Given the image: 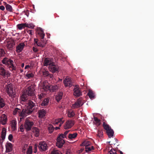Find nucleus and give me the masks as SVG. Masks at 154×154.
Returning a JSON list of instances; mask_svg holds the SVG:
<instances>
[{"label": "nucleus", "mask_w": 154, "mask_h": 154, "mask_svg": "<svg viewBox=\"0 0 154 154\" xmlns=\"http://www.w3.org/2000/svg\"><path fill=\"white\" fill-rule=\"evenodd\" d=\"M35 89L33 86H30L23 93L21 96L22 101H25L28 99V96H33L35 95Z\"/></svg>", "instance_id": "f257e3e1"}, {"label": "nucleus", "mask_w": 154, "mask_h": 154, "mask_svg": "<svg viewBox=\"0 0 154 154\" xmlns=\"http://www.w3.org/2000/svg\"><path fill=\"white\" fill-rule=\"evenodd\" d=\"M38 34L41 38V41L38 42V39H34V45L35 47L37 46L38 47L43 48L45 47L46 45L47 41H44V40L45 34L42 29H41L40 31L38 33Z\"/></svg>", "instance_id": "f03ea898"}, {"label": "nucleus", "mask_w": 154, "mask_h": 154, "mask_svg": "<svg viewBox=\"0 0 154 154\" xmlns=\"http://www.w3.org/2000/svg\"><path fill=\"white\" fill-rule=\"evenodd\" d=\"M2 62L3 64L6 65L11 71L16 70V67L14 66V62L12 60L8 57H5L2 60Z\"/></svg>", "instance_id": "7ed1b4c3"}, {"label": "nucleus", "mask_w": 154, "mask_h": 154, "mask_svg": "<svg viewBox=\"0 0 154 154\" xmlns=\"http://www.w3.org/2000/svg\"><path fill=\"white\" fill-rule=\"evenodd\" d=\"M5 88L6 92L10 97L12 98L15 97V93L13 91V87L12 84L10 83L6 85Z\"/></svg>", "instance_id": "20e7f679"}, {"label": "nucleus", "mask_w": 154, "mask_h": 154, "mask_svg": "<svg viewBox=\"0 0 154 154\" xmlns=\"http://www.w3.org/2000/svg\"><path fill=\"white\" fill-rule=\"evenodd\" d=\"M24 128L26 131H30L34 125V123L28 119H26L24 122Z\"/></svg>", "instance_id": "39448f33"}, {"label": "nucleus", "mask_w": 154, "mask_h": 154, "mask_svg": "<svg viewBox=\"0 0 154 154\" xmlns=\"http://www.w3.org/2000/svg\"><path fill=\"white\" fill-rule=\"evenodd\" d=\"M32 112V110H30L27 108V109H23L22 110V113L20 114V120L23 118L24 117H26L27 115L31 114Z\"/></svg>", "instance_id": "423d86ee"}, {"label": "nucleus", "mask_w": 154, "mask_h": 154, "mask_svg": "<svg viewBox=\"0 0 154 154\" xmlns=\"http://www.w3.org/2000/svg\"><path fill=\"white\" fill-rule=\"evenodd\" d=\"M83 104L84 102L82 101V98H80L78 99L74 104H72V107L73 109L78 108L83 105Z\"/></svg>", "instance_id": "0eeeda50"}, {"label": "nucleus", "mask_w": 154, "mask_h": 154, "mask_svg": "<svg viewBox=\"0 0 154 154\" xmlns=\"http://www.w3.org/2000/svg\"><path fill=\"white\" fill-rule=\"evenodd\" d=\"M63 82L66 87L70 88L72 85V82L71 80V78L68 77H66L64 79Z\"/></svg>", "instance_id": "6e6552de"}, {"label": "nucleus", "mask_w": 154, "mask_h": 154, "mask_svg": "<svg viewBox=\"0 0 154 154\" xmlns=\"http://www.w3.org/2000/svg\"><path fill=\"white\" fill-rule=\"evenodd\" d=\"M0 75L3 77H5L6 75L8 77L10 76L11 73L8 71L5 70L3 67H0Z\"/></svg>", "instance_id": "1a4fd4ad"}, {"label": "nucleus", "mask_w": 154, "mask_h": 154, "mask_svg": "<svg viewBox=\"0 0 154 154\" xmlns=\"http://www.w3.org/2000/svg\"><path fill=\"white\" fill-rule=\"evenodd\" d=\"M53 63V59L50 57L45 58L43 62L44 66H45L48 65L50 66Z\"/></svg>", "instance_id": "9d476101"}, {"label": "nucleus", "mask_w": 154, "mask_h": 154, "mask_svg": "<svg viewBox=\"0 0 154 154\" xmlns=\"http://www.w3.org/2000/svg\"><path fill=\"white\" fill-rule=\"evenodd\" d=\"M74 121L68 120L66 122L64 126V128L65 129L70 128L74 125Z\"/></svg>", "instance_id": "9b49d317"}, {"label": "nucleus", "mask_w": 154, "mask_h": 154, "mask_svg": "<svg viewBox=\"0 0 154 154\" xmlns=\"http://www.w3.org/2000/svg\"><path fill=\"white\" fill-rule=\"evenodd\" d=\"M48 146L45 141L40 142L38 145V148L40 150L45 151L47 149Z\"/></svg>", "instance_id": "f8f14e48"}, {"label": "nucleus", "mask_w": 154, "mask_h": 154, "mask_svg": "<svg viewBox=\"0 0 154 154\" xmlns=\"http://www.w3.org/2000/svg\"><path fill=\"white\" fill-rule=\"evenodd\" d=\"M58 66L57 65H56L53 64V63L50 66H49V70L52 73L57 72L58 71Z\"/></svg>", "instance_id": "ddd939ff"}, {"label": "nucleus", "mask_w": 154, "mask_h": 154, "mask_svg": "<svg viewBox=\"0 0 154 154\" xmlns=\"http://www.w3.org/2000/svg\"><path fill=\"white\" fill-rule=\"evenodd\" d=\"M65 141L63 139H60V137H57V142L56 143V146L59 148H61L65 143Z\"/></svg>", "instance_id": "4468645a"}, {"label": "nucleus", "mask_w": 154, "mask_h": 154, "mask_svg": "<svg viewBox=\"0 0 154 154\" xmlns=\"http://www.w3.org/2000/svg\"><path fill=\"white\" fill-rule=\"evenodd\" d=\"M7 121V116L5 114L2 115L0 118V123L2 125H5Z\"/></svg>", "instance_id": "2eb2a0df"}, {"label": "nucleus", "mask_w": 154, "mask_h": 154, "mask_svg": "<svg viewBox=\"0 0 154 154\" xmlns=\"http://www.w3.org/2000/svg\"><path fill=\"white\" fill-rule=\"evenodd\" d=\"M75 88L73 90L74 91V95L77 97L80 96L82 95V93L80 91L79 89L78 88L76 85H75Z\"/></svg>", "instance_id": "dca6fc26"}, {"label": "nucleus", "mask_w": 154, "mask_h": 154, "mask_svg": "<svg viewBox=\"0 0 154 154\" xmlns=\"http://www.w3.org/2000/svg\"><path fill=\"white\" fill-rule=\"evenodd\" d=\"M6 152H10L12 150L13 148V145L10 143L7 142L5 144Z\"/></svg>", "instance_id": "f3484780"}, {"label": "nucleus", "mask_w": 154, "mask_h": 154, "mask_svg": "<svg viewBox=\"0 0 154 154\" xmlns=\"http://www.w3.org/2000/svg\"><path fill=\"white\" fill-rule=\"evenodd\" d=\"M27 108L30 110H32L34 109L33 108L35 106V103L32 101L31 100H28L27 102Z\"/></svg>", "instance_id": "a211bd4d"}, {"label": "nucleus", "mask_w": 154, "mask_h": 154, "mask_svg": "<svg viewBox=\"0 0 154 154\" xmlns=\"http://www.w3.org/2000/svg\"><path fill=\"white\" fill-rule=\"evenodd\" d=\"M38 112L39 114V117L40 118H42L45 116L46 111L45 110L42 109L39 110Z\"/></svg>", "instance_id": "6ab92c4d"}, {"label": "nucleus", "mask_w": 154, "mask_h": 154, "mask_svg": "<svg viewBox=\"0 0 154 154\" xmlns=\"http://www.w3.org/2000/svg\"><path fill=\"white\" fill-rule=\"evenodd\" d=\"M4 5H5L7 11L10 12H13V9L11 6L9 4H7L5 2H4Z\"/></svg>", "instance_id": "aec40b11"}, {"label": "nucleus", "mask_w": 154, "mask_h": 154, "mask_svg": "<svg viewBox=\"0 0 154 154\" xmlns=\"http://www.w3.org/2000/svg\"><path fill=\"white\" fill-rule=\"evenodd\" d=\"M39 130L36 127H34L33 129V132L35 134V137H38L39 135Z\"/></svg>", "instance_id": "412c9836"}, {"label": "nucleus", "mask_w": 154, "mask_h": 154, "mask_svg": "<svg viewBox=\"0 0 154 154\" xmlns=\"http://www.w3.org/2000/svg\"><path fill=\"white\" fill-rule=\"evenodd\" d=\"M27 25L26 23L19 24L17 25V27L19 29L21 30L26 27Z\"/></svg>", "instance_id": "4be33fe9"}, {"label": "nucleus", "mask_w": 154, "mask_h": 154, "mask_svg": "<svg viewBox=\"0 0 154 154\" xmlns=\"http://www.w3.org/2000/svg\"><path fill=\"white\" fill-rule=\"evenodd\" d=\"M106 132L109 137L111 138L113 136L114 131L111 128L108 130V131H106Z\"/></svg>", "instance_id": "5701e85b"}, {"label": "nucleus", "mask_w": 154, "mask_h": 154, "mask_svg": "<svg viewBox=\"0 0 154 154\" xmlns=\"http://www.w3.org/2000/svg\"><path fill=\"white\" fill-rule=\"evenodd\" d=\"M63 93L62 92H60L58 94V95L56 96V99L57 101H60L62 98Z\"/></svg>", "instance_id": "b1692460"}, {"label": "nucleus", "mask_w": 154, "mask_h": 154, "mask_svg": "<svg viewBox=\"0 0 154 154\" xmlns=\"http://www.w3.org/2000/svg\"><path fill=\"white\" fill-rule=\"evenodd\" d=\"M21 113H22V111L21 109H18L17 108H15L13 111V114L14 115H15L18 113L19 116H20Z\"/></svg>", "instance_id": "393cba45"}, {"label": "nucleus", "mask_w": 154, "mask_h": 154, "mask_svg": "<svg viewBox=\"0 0 154 154\" xmlns=\"http://www.w3.org/2000/svg\"><path fill=\"white\" fill-rule=\"evenodd\" d=\"M5 105L4 100L0 97V108H3Z\"/></svg>", "instance_id": "a878e982"}, {"label": "nucleus", "mask_w": 154, "mask_h": 154, "mask_svg": "<svg viewBox=\"0 0 154 154\" xmlns=\"http://www.w3.org/2000/svg\"><path fill=\"white\" fill-rule=\"evenodd\" d=\"M94 119L96 125L99 126L101 124V122L100 120L97 117L94 116Z\"/></svg>", "instance_id": "bb28decb"}, {"label": "nucleus", "mask_w": 154, "mask_h": 154, "mask_svg": "<svg viewBox=\"0 0 154 154\" xmlns=\"http://www.w3.org/2000/svg\"><path fill=\"white\" fill-rule=\"evenodd\" d=\"M26 45V42L19 43L17 46L16 48H23Z\"/></svg>", "instance_id": "cd10ccee"}, {"label": "nucleus", "mask_w": 154, "mask_h": 154, "mask_svg": "<svg viewBox=\"0 0 154 154\" xmlns=\"http://www.w3.org/2000/svg\"><path fill=\"white\" fill-rule=\"evenodd\" d=\"M103 125L104 129H105L106 131L111 128L110 127L108 124L104 122H103Z\"/></svg>", "instance_id": "c85d7f7f"}, {"label": "nucleus", "mask_w": 154, "mask_h": 154, "mask_svg": "<svg viewBox=\"0 0 154 154\" xmlns=\"http://www.w3.org/2000/svg\"><path fill=\"white\" fill-rule=\"evenodd\" d=\"M6 130L4 128H3L2 131L1 137L2 139V140H4L6 134Z\"/></svg>", "instance_id": "c756f323"}, {"label": "nucleus", "mask_w": 154, "mask_h": 154, "mask_svg": "<svg viewBox=\"0 0 154 154\" xmlns=\"http://www.w3.org/2000/svg\"><path fill=\"white\" fill-rule=\"evenodd\" d=\"M77 134H78L77 133L69 134L68 137L69 139H72L75 138L77 137Z\"/></svg>", "instance_id": "7c9ffc66"}, {"label": "nucleus", "mask_w": 154, "mask_h": 154, "mask_svg": "<svg viewBox=\"0 0 154 154\" xmlns=\"http://www.w3.org/2000/svg\"><path fill=\"white\" fill-rule=\"evenodd\" d=\"M49 100L48 98L45 99L41 103V105L42 106H45L47 105L49 103Z\"/></svg>", "instance_id": "2f4dec72"}, {"label": "nucleus", "mask_w": 154, "mask_h": 154, "mask_svg": "<svg viewBox=\"0 0 154 154\" xmlns=\"http://www.w3.org/2000/svg\"><path fill=\"white\" fill-rule=\"evenodd\" d=\"M15 45L14 42L12 41L11 42H8L7 44L8 46V48H11Z\"/></svg>", "instance_id": "473e14b6"}, {"label": "nucleus", "mask_w": 154, "mask_h": 154, "mask_svg": "<svg viewBox=\"0 0 154 154\" xmlns=\"http://www.w3.org/2000/svg\"><path fill=\"white\" fill-rule=\"evenodd\" d=\"M16 121L15 120H13L12 122L11 127L14 130L16 129Z\"/></svg>", "instance_id": "72a5a7b5"}, {"label": "nucleus", "mask_w": 154, "mask_h": 154, "mask_svg": "<svg viewBox=\"0 0 154 154\" xmlns=\"http://www.w3.org/2000/svg\"><path fill=\"white\" fill-rule=\"evenodd\" d=\"M42 88L45 91H47L48 90H50V89H51V87L47 84H45L44 85Z\"/></svg>", "instance_id": "f704fd0d"}, {"label": "nucleus", "mask_w": 154, "mask_h": 154, "mask_svg": "<svg viewBox=\"0 0 154 154\" xmlns=\"http://www.w3.org/2000/svg\"><path fill=\"white\" fill-rule=\"evenodd\" d=\"M90 144V142L88 141H85L82 143L81 146H85V147L88 146Z\"/></svg>", "instance_id": "c9c22d12"}, {"label": "nucleus", "mask_w": 154, "mask_h": 154, "mask_svg": "<svg viewBox=\"0 0 154 154\" xmlns=\"http://www.w3.org/2000/svg\"><path fill=\"white\" fill-rule=\"evenodd\" d=\"M88 95L89 97L91 98H94V95L93 91H91L89 90L88 93Z\"/></svg>", "instance_id": "e433bc0d"}, {"label": "nucleus", "mask_w": 154, "mask_h": 154, "mask_svg": "<svg viewBox=\"0 0 154 154\" xmlns=\"http://www.w3.org/2000/svg\"><path fill=\"white\" fill-rule=\"evenodd\" d=\"M103 131L101 130H99L97 132V136L99 138L101 137L103 135Z\"/></svg>", "instance_id": "4c0bfd02"}, {"label": "nucleus", "mask_w": 154, "mask_h": 154, "mask_svg": "<svg viewBox=\"0 0 154 154\" xmlns=\"http://www.w3.org/2000/svg\"><path fill=\"white\" fill-rule=\"evenodd\" d=\"M75 115V113L73 111H69L68 113V115L69 117H71L74 116Z\"/></svg>", "instance_id": "58836bf2"}, {"label": "nucleus", "mask_w": 154, "mask_h": 154, "mask_svg": "<svg viewBox=\"0 0 154 154\" xmlns=\"http://www.w3.org/2000/svg\"><path fill=\"white\" fill-rule=\"evenodd\" d=\"M48 129L50 133H52L54 130V128L52 125H50L48 128Z\"/></svg>", "instance_id": "ea45409f"}, {"label": "nucleus", "mask_w": 154, "mask_h": 154, "mask_svg": "<svg viewBox=\"0 0 154 154\" xmlns=\"http://www.w3.org/2000/svg\"><path fill=\"white\" fill-rule=\"evenodd\" d=\"M32 148L31 146H29L27 151V154H32Z\"/></svg>", "instance_id": "a19ab883"}, {"label": "nucleus", "mask_w": 154, "mask_h": 154, "mask_svg": "<svg viewBox=\"0 0 154 154\" xmlns=\"http://www.w3.org/2000/svg\"><path fill=\"white\" fill-rule=\"evenodd\" d=\"M5 54L3 49H0V57H3Z\"/></svg>", "instance_id": "79ce46f5"}, {"label": "nucleus", "mask_w": 154, "mask_h": 154, "mask_svg": "<svg viewBox=\"0 0 154 154\" xmlns=\"http://www.w3.org/2000/svg\"><path fill=\"white\" fill-rule=\"evenodd\" d=\"M26 76L27 77L28 79H30L34 76V75L32 73H29L26 74Z\"/></svg>", "instance_id": "37998d69"}, {"label": "nucleus", "mask_w": 154, "mask_h": 154, "mask_svg": "<svg viewBox=\"0 0 154 154\" xmlns=\"http://www.w3.org/2000/svg\"><path fill=\"white\" fill-rule=\"evenodd\" d=\"M35 27V26L32 23H31L29 24H27L26 27H28L29 28L33 29Z\"/></svg>", "instance_id": "c03bdc74"}, {"label": "nucleus", "mask_w": 154, "mask_h": 154, "mask_svg": "<svg viewBox=\"0 0 154 154\" xmlns=\"http://www.w3.org/2000/svg\"><path fill=\"white\" fill-rule=\"evenodd\" d=\"M51 89H50V91H55L57 89V86L55 85L50 86Z\"/></svg>", "instance_id": "a18cd8bd"}, {"label": "nucleus", "mask_w": 154, "mask_h": 154, "mask_svg": "<svg viewBox=\"0 0 154 154\" xmlns=\"http://www.w3.org/2000/svg\"><path fill=\"white\" fill-rule=\"evenodd\" d=\"M25 129L24 128V125H23L22 124L20 127V131L21 132H23L24 130V129Z\"/></svg>", "instance_id": "49530a36"}, {"label": "nucleus", "mask_w": 154, "mask_h": 154, "mask_svg": "<svg viewBox=\"0 0 154 154\" xmlns=\"http://www.w3.org/2000/svg\"><path fill=\"white\" fill-rule=\"evenodd\" d=\"M57 137H60V139H62V138H66L64 134H61L59 135Z\"/></svg>", "instance_id": "de8ad7c7"}, {"label": "nucleus", "mask_w": 154, "mask_h": 154, "mask_svg": "<svg viewBox=\"0 0 154 154\" xmlns=\"http://www.w3.org/2000/svg\"><path fill=\"white\" fill-rule=\"evenodd\" d=\"M22 13L24 14L27 17H28L29 13V11L28 10H27L26 11H23Z\"/></svg>", "instance_id": "09e8293b"}, {"label": "nucleus", "mask_w": 154, "mask_h": 154, "mask_svg": "<svg viewBox=\"0 0 154 154\" xmlns=\"http://www.w3.org/2000/svg\"><path fill=\"white\" fill-rule=\"evenodd\" d=\"M86 151L88 152L91 150V147H88V146L85 147Z\"/></svg>", "instance_id": "8fccbe9b"}, {"label": "nucleus", "mask_w": 154, "mask_h": 154, "mask_svg": "<svg viewBox=\"0 0 154 154\" xmlns=\"http://www.w3.org/2000/svg\"><path fill=\"white\" fill-rule=\"evenodd\" d=\"M49 72L48 71H46L43 72V75L45 76H48L49 75Z\"/></svg>", "instance_id": "3c124183"}, {"label": "nucleus", "mask_w": 154, "mask_h": 154, "mask_svg": "<svg viewBox=\"0 0 154 154\" xmlns=\"http://www.w3.org/2000/svg\"><path fill=\"white\" fill-rule=\"evenodd\" d=\"M51 154H60L57 150H54L51 152Z\"/></svg>", "instance_id": "603ef678"}, {"label": "nucleus", "mask_w": 154, "mask_h": 154, "mask_svg": "<svg viewBox=\"0 0 154 154\" xmlns=\"http://www.w3.org/2000/svg\"><path fill=\"white\" fill-rule=\"evenodd\" d=\"M13 136L12 134H10L9 135L8 137V139L10 141H11L13 139Z\"/></svg>", "instance_id": "864d4df0"}, {"label": "nucleus", "mask_w": 154, "mask_h": 154, "mask_svg": "<svg viewBox=\"0 0 154 154\" xmlns=\"http://www.w3.org/2000/svg\"><path fill=\"white\" fill-rule=\"evenodd\" d=\"M44 94L43 93H41L40 94V95H39V99H41L43 97Z\"/></svg>", "instance_id": "5fc2aeb1"}, {"label": "nucleus", "mask_w": 154, "mask_h": 154, "mask_svg": "<svg viewBox=\"0 0 154 154\" xmlns=\"http://www.w3.org/2000/svg\"><path fill=\"white\" fill-rule=\"evenodd\" d=\"M0 9L4 11L5 9V8L4 6L3 5H1L0 6Z\"/></svg>", "instance_id": "6e6d98bb"}, {"label": "nucleus", "mask_w": 154, "mask_h": 154, "mask_svg": "<svg viewBox=\"0 0 154 154\" xmlns=\"http://www.w3.org/2000/svg\"><path fill=\"white\" fill-rule=\"evenodd\" d=\"M23 49H16V51L17 52L20 53L21 52Z\"/></svg>", "instance_id": "4d7b16f0"}, {"label": "nucleus", "mask_w": 154, "mask_h": 154, "mask_svg": "<svg viewBox=\"0 0 154 154\" xmlns=\"http://www.w3.org/2000/svg\"><path fill=\"white\" fill-rule=\"evenodd\" d=\"M62 119L60 118L57 119V121L59 123H61L62 122H63L62 121Z\"/></svg>", "instance_id": "13d9d810"}, {"label": "nucleus", "mask_w": 154, "mask_h": 154, "mask_svg": "<svg viewBox=\"0 0 154 154\" xmlns=\"http://www.w3.org/2000/svg\"><path fill=\"white\" fill-rule=\"evenodd\" d=\"M109 153V154H117L116 153L113 152L112 149L110 150Z\"/></svg>", "instance_id": "bf43d9fd"}, {"label": "nucleus", "mask_w": 154, "mask_h": 154, "mask_svg": "<svg viewBox=\"0 0 154 154\" xmlns=\"http://www.w3.org/2000/svg\"><path fill=\"white\" fill-rule=\"evenodd\" d=\"M69 132V131H66L64 132V134H63L66 137L67 134H68Z\"/></svg>", "instance_id": "052dcab7"}, {"label": "nucleus", "mask_w": 154, "mask_h": 154, "mask_svg": "<svg viewBox=\"0 0 154 154\" xmlns=\"http://www.w3.org/2000/svg\"><path fill=\"white\" fill-rule=\"evenodd\" d=\"M28 32L30 34L32 35V30H29L28 31Z\"/></svg>", "instance_id": "680f3d73"}, {"label": "nucleus", "mask_w": 154, "mask_h": 154, "mask_svg": "<svg viewBox=\"0 0 154 154\" xmlns=\"http://www.w3.org/2000/svg\"><path fill=\"white\" fill-rule=\"evenodd\" d=\"M59 122L57 121L56 120H55V121L54 122V124H55V125H57Z\"/></svg>", "instance_id": "e2e57ef3"}, {"label": "nucleus", "mask_w": 154, "mask_h": 154, "mask_svg": "<svg viewBox=\"0 0 154 154\" xmlns=\"http://www.w3.org/2000/svg\"><path fill=\"white\" fill-rule=\"evenodd\" d=\"M48 76L50 77L51 78H52L53 76V75L52 74L49 73Z\"/></svg>", "instance_id": "0e129e2a"}, {"label": "nucleus", "mask_w": 154, "mask_h": 154, "mask_svg": "<svg viewBox=\"0 0 154 154\" xmlns=\"http://www.w3.org/2000/svg\"><path fill=\"white\" fill-rule=\"evenodd\" d=\"M33 50L35 52H36L38 51V49H33Z\"/></svg>", "instance_id": "69168bd1"}, {"label": "nucleus", "mask_w": 154, "mask_h": 154, "mask_svg": "<svg viewBox=\"0 0 154 154\" xmlns=\"http://www.w3.org/2000/svg\"><path fill=\"white\" fill-rule=\"evenodd\" d=\"M3 140H2L1 139L0 140V146H2V143L3 142Z\"/></svg>", "instance_id": "338daca9"}, {"label": "nucleus", "mask_w": 154, "mask_h": 154, "mask_svg": "<svg viewBox=\"0 0 154 154\" xmlns=\"http://www.w3.org/2000/svg\"><path fill=\"white\" fill-rule=\"evenodd\" d=\"M29 67H30V66L29 65H26L25 66V69H26L27 68H28Z\"/></svg>", "instance_id": "774afa93"}]
</instances>
